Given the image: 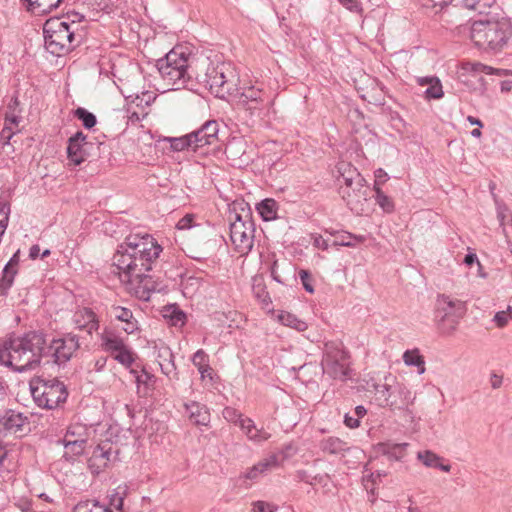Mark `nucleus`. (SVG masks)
Segmentation results:
<instances>
[{
    "mask_svg": "<svg viewBox=\"0 0 512 512\" xmlns=\"http://www.w3.org/2000/svg\"><path fill=\"white\" fill-rule=\"evenodd\" d=\"M162 250L151 235H129L113 255V265L120 279L141 300L147 301L152 292L162 290L159 283L148 274Z\"/></svg>",
    "mask_w": 512,
    "mask_h": 512,
    "instance_id": "f257e3e1",
    "label": "nucleus"
},
{
    "mask_svg": "<svg viewBox=\"0 0 512 512\" xmlns=\"http://www.w3.org/2000/svg\"><path fill=\"white\" fill-rule=\"evenodd\" d=\"M10 215V204L0 201V236H2L8 226Z\"/></svg>",
    "mask_w": 512,
    "mask_h": 512,
    "instance_id": "8fccbe9b",
    "label": "nucleus"
},
{
    "mask_svg": "<svg viewBox=\"0 0 512 512\" xmlns=\"http://www.w3.org/2000/svg\"><path fill=\"white\" fill-rule=\"evenodd\" d=\"M17 274V268L4 266L2 271V277L0 279V294L2 296L7 295L8 290L11 288L14 282V277Z\"/></svg>",
    "mask_w": 512,
    "mask_h": 512,
    "instance_id": "a19ab883",
    "label": "nucleus"
},
{
    "mask_svg": "<svg viewBox=\"0 0 512 512\" xmlns=\"http://www.w3.org/2000/svg\"><path fill=\"white\" fill-rule=\"evenodd\" d=\"M403 361L408 366H416L419 369V373L425 371V361L422 355H420L417 349L407 350L403 354Z\"/></svg>",
    "mask_w": 512,
    "mask_h": 512,
    "instance_id": "ea45409f",
    "label": "nucleus"
},
{
    "mask_svg": "<svg viewBox=\"0 0 512 512\" xmlns=\"http://www.w3.org/2000/svg\"><path fill=\"white\" fill-rule=\"evenodd\" d=\"M88 145H91V143L87 142V136L82 131H78L71 136L67 146V157L69 161L75 166L84 162L89 156L87 152Z\"/></svg>",
    "mask_w": 512,
    "mask_h": 512,
    "instance_id": "dca6fc26",
    "label": "nucleus"
},
{
    "mask_svg": "<svg viewBox=\"0 0 512 512\" xmlns=\"http://www.w3.org/2000/svg\"><path fill=\"white\" fill-rule=\"evenodd\" d=\"M64 445L65 452L64 457L66 459H74V457L80 456L84 453L87 441L82 440H63L61 441Z\"/></svg>",
    "mask_w": 512,
    "mask_h": 512,
    "instance_id": "c9c22d12",
    "label": "nucleus"
},
{
    "mask_svg": "<svg viewBox=\"0 0 512 512\" xmlns=\"http://www.w3.org/2000/svg\"><path fill=\"white\" fill-rule=\"evenodd\" d=\"M375 400L380 407H390L392 409H402L407 403L402 401L398 403L396 400H391V387L388 384H374Z\"/></svg>",
    "mask_w": 512,
    "mask_h": 512,
    "instance_id": "5701e85b",
    "label": "nucleus"
},
{
    "mask_svg": "<svg viewBox=\"0 0 512 512\" xmlns=\"http://www.w3.org/2000/svg\"><path fill=\"white\" fill-rule=\"evenodd\" d=\"M296 477L299 481L310 484L312 482V474L307 470H298Z\"/></svg>",
    "mask_w": 512,
    "mask_h": 512,
    "instance_id": "338daca9",
    "label": "nucleus"
},
{
    "mask_svg": "<svg viewBox=\"0 0 512 512\" xmlns=\"http://www.w3.org/2000/svg\"><path fill=\"white\" fill-rule=\"evenodd\" d=\"M80 348L79 336L74 333H65L59 338H54L46 344L45 358L58 366L65 365L72 359Z\"/></svg>",
    "mask_w": 512,
    "mask_h": 512,
    "instance_id": "ddd939ff",
    "label": "nucleus"
},
{
    "mask_svg": "<svg viewBox=\"0 0 512 512\" xmlns=\"http://www.w3.org/2000/svg\"><path fill=\"white\" fill-rule=\"evenodd\" d=\"M358 184L349 185V182L340 185V194L351 211L360 214L363 211V205L367 202L370 188L366 184V180L360 178Z\"/></svg>",
    "mask_w": 512,
    "mask_h": 512,
    "instance_id": "4468645a",
    "label": "nucleus"
},
{
    "mask_svg": "<svg viewBox=\"0 0 512 512\" xmlns=\"http://www.w3.org/2000/svg\"><path fill=\"white\" fill-rule=\"evenodd\" d=\"M334 245L345 247H356L365 241V236L355 235L346 231L335 233Z\"/></svg>",
    "mask_w": 512,
    "mask_h": 512,
    "instance_id": "f704fd0d",
    "label": "nucleus"
},
{
    "mask_svg": "<svg viewBox=\"0 0 512 512\" xmlns=\"http://www.w3.org/2000/svg\"><path fill=\"white\" fill-rule=\"evenodd\" d=\"M46 335L29 331L11 336L0 345V364L17 372L35 369L45 357Z\"/></svg>",
    "mask_w": 512,
    "mask_h": 512,
    "instance_id": "7ed1b4c3",
    "label": "nucleus"
},
{
    "mask_svg": "<svg viewBox=\"0 0 512 512\" xmlns=\"http://www.w3.org/2000/svg\"><path fill=\"white\" fill-rule=\"evenodd\" d=\"M329 482V475L327 473L312 474V482L310 485L327 486Z\"/></svg>",
    "mask_w": 512,
    "mask_h": 512,
    "instance_id": "052dcab7",
    "label": "nucleus"
},
{
    "mask_svg": "<svg viewBox=\"0 0 512 512\" xmlns=\"http://www.w3.org/2000/svg\"><path fill=\"white\" fill-rule=\"evenodd\" d=\"M159 357L163 359L162 361L159 362L162 373L171 380H177L178 372L174 362L173 353L170 350H168L165 351L163 354H159Z\"/></svg>",
    "mask_w": 512,
    "mask_h": 512,
    "instance_id": "2f4dec72",
    "label": "nucleus"
},
{
    "mask_svg": "<svg viewBox=\"0 0 512 512\" xmlns=\"http://www.w3.org/2000/svg\"><path fill=\"white\" fill-rule=\"evenodd\" d=\"M111 316L121 322H129L132 319L133 313L130 309L121 306L113 305L110 310Z\"/></svg>",
    "mask_w": 512,
    "mask_h": 512,
    "instance_id": "09e8293b",
    "label": "nucleus"
},
{
    "mask_svg": "<svg viewBox=\"0 0 512 512\" xmlns=\"http://www.w3.org/2000/svg\"><path fill=\"white\" fill-rule=\"evenodd\" d=\"M280 322L288 327H291L299 332L307 329V323L298 319L294 314L289 312H282L279 315Z\"/></svg>",
    "mask_w": 512,
    "mask_h": 512,
    "instance_id": "79ce46f5",
    "label": "nucleus"
},
{
    "mask_svg": "<svg viewBox=\"0 0 512 512\" xmlns=\"http://www.w3.org/2000/svg\"><path fill=\"white\" fill-rule=\"evenodd\" d=\"M426 98L440 99L443 97L442 85L439 79H435L425 91Z\"/></svg>",
    "mask_w": 512,
    "mask_h": 512,
    "instance_id": "3c124183",
    "label": "nucleus"
},
{
    "mask_svg": "<svg viewBox=\"0 0 512 512\" xmlns=\"http://www.w3.org/2000/svg\"><path fill=\"white\" fill-rule=\"evenodd\" d=\"M436 319L442 334H452L465 314V305L461 300L452 299L447 295H439L436 303Z\"/></svg>",
    "mask_w": 512,
    "mask_h": 512,
    "instance_id": "f8f14e48",
    "label": "nucleus"
},
{
    "mask_svg": "<svg viewBox=\"0 0 512 512\" xmlns=\"http://www.w3.org/2000/svg\"><path fill=\"white\" fill-rule=\"evenodd\" d=\"M452 0H420L423 8L431 9L435 13L440 12L444 7L448 6Z\"/></svg>",
    "mask_w": 512,
    "mask_h": 512,
    "instance_id": "603ef678",
    "label": "nucleus"
},
{
    "mask_svg": "<svg viewBox=\"0 0 512 512\" xmlns=\"http://www.w3.org/2000/svg\"><path fill=\"white\" fill-rule=\"evenodd\" d=\"M209 66V59H197L186 53L183 47H175L156 62V68L167 85L185 86L191 80H197L199 68Z\"/></svg>",
    "mask_w": 512,
    "mask_h": 512,
    "instance_id": "20e7f679",
    "label": "nucleus"
},
{
    "mask_svg": "<svg viewBox=\"0 0 512 512\" xmlns=\"http://www.w3.org/2000/svg\"><path fill=\"white\" fill-rule=\"evenodd\" d=\"M30 390L37 406L49 410L65 403L68 397L67 387L57 378H37L30 383Z\"/></svg>",
    "mask_w": 512,
    "mask_h": 512,
    "instance_id": "9d476101",
    "label": "nucleus"
},
{
    "mask_svg": "<svg viewBox=\"0 0 512 512\" xmlns=\"http://www.w3.org/2000/svg\"><path fill=\"white\" fill-rule=\"evenodd\" d=\"M112 356L114 360H116L118 363L125 366L126 368L131 367V365L135 361V354L127 345L123 346L121 350L116 351L114 354H112Z\"/></svg>",
    "mask_w": 512,
    "mask_h": 512,
    "instance_id": "a18cd8bd",
    "label": "nucleus"
},
{
    "mask_svg": "<svg viewBox=\"0 0 512 512\" xmlns=\"http://www.w3.org/2000/svg\"><path fill=\"white\" fill-rule=\"evenodd\" d=\"M408 443L383 442L377 445L378 452L389 460L401 461L407 454Z\"/></svg>",
    "mask_w": 512,
    "mask_h": 512,
    "instance_id": "393cba45",
    "label": "nucleus"
},
{
    "mask_svg": "<svg viewBox=\"0 0 512 512\" xmlns=\"http://www.w3.org/2000/svg\"><path fill=\"white\" fill-rule=\"evenodd\" d=\"M162 316L169 324L175 327H182L186 323V313L177 304H168L162 309Z\"/></svg>",
    "mask_w": 512,
    "mask_h": 512,
    "instance_id": "c756f323",
    "label": "nucleus"
},
{
    "mask_svg": "<svg viewBox=\"0 0 512 512\" xmlns=\"http://www.w3.org/2000/svg\"><path fill=\"white\" fill-rule=\"evenodd\" d=\"M278 205L274 199L267 198L257 204V211L264 221H270L277 218Z\"/></svg>",
    "mask_w": 512,
    "mask_h": 512,
    "instance_id": "473e14b6",
    "label": "nucleus"
},
{
    "mask_svg": "<svg viewBox=\"0 0 512 512\" xmlns=\"http://www.w3.org/2000/svg\"><path fill=\"white\" fill-rule=\"evenodd\" d=\"M43 34L47 51L56 56L68 53L81 43V36L60 18L48 19L44 23Z\"/></svg>",
    "mask_w": 512,
    "mask_h": 512,
    "instance_id": "6e6552de",
    "label": "nucleus"
},
{
    "mask_svg": "<svg viewBox=\"0 0 512 512\" xmlns=\"http://www.w3.org/2000/svg\"><path fill=\"white\" fill-rule=\"evenodd\" d=\"M46 335L29 331L11 336L0 345V364L17 372L35 369L45 357Z\"/></svg>",
    "mask_w": 512,
    "mask_h": 512,
    "instance_id": "f03ea898",
    "label": "nucleus"
},
{
    "mask_svg": "<svg viewBox=\"0 0 512 512\" xmlns=\"http://www.w3.org/2000/svg\"><path fill=\"white\" fill-rule=\"evenodd\" d=\"M21 113L22 107L16 93L7 105V111L5 114V128L12 130V126L18 127L22 120Z\"/></svg>",
    "mask_w": 512,
    "mask_h": 512,
    "instance_id": "bb28decb",
    "label": "nucleus"
},
{
    "mask_svg": "<svg viewBox=\"0 0 512 512\" xmlns=\"http://www.w3.org/2000/svg\"><path fill=\"white\" fill-rule=\"evenodd\" d=\"M8 399V385L0 378V410L5 407Z\"/></svg>",
    "mask_w": 512,
    "mask_h": 512,
    "instance_id": "bf43d9fd",
    "label": "nucleus"
},
{
    "mask_svg": "<svg viewBox=\"0 0 512 512\" xmlns=\"http://www.w3.org/2000/svg\"><path fill=\"white\" fill-rule=\"evenodd\" d=\"M130 373L135 376L136 383L138 385L143 384L145 386H149L152 382H155L154 375L148 373L146 370H142L141 374H138L137 370L131 369Z\"/></svg>",
    "mask_w": 512,
    "mask_h": 512,
    "instance_id": "6e6d98bb",
    "label": "nucleus"
},
{
    "mask_svg": "<svg viewBox=\"0 0 512 512\" xmlns=\"http://www.w3.org/2000/svg\"><path fill=\"white\" fill-rule=\"evenodd\" d=\"M196 81L208 86L216 97L228 99L237 92L239 75L230 64L220 63L212 67L199 68Z\"/></svg>",
    "mask_w": 512,
    "mask_h": 512,
    "instance_id": "0eeeda50",
    "label": "nucleus"
},
{
    "mask_svg": "<svg viewBox=\"0 0 512 512\" xmlns=\"http://www.w3.org/2000/svg\"><path fill=\"white\" fill-rule=\"evenodd\" d=\"M73 323L76 328L86 331L89 335L98 331L100 320L97 314L89 307L79 308L73 315Z\"/></svg>",
    "mask_w": 512,
    "mask_h": 512,
    "instance_id": "f3484780",
    "label": "nucleus"
},
{
    "mask_svg": "<svg viewBox=\"0 0 512 512\" xmlns=\"http://www.w3.org/2000/svg\"><path fill=\"white\" fill-rule=\"evenodd\" d=\"M499 15H492L474 21L471 27V40L480 49L498 53L512 37V23Z\"/></svg>",
    "mask_w": 512,
    "mask_h": 512,
    "instance_id": "39448f33",
    "label": "nucleus"
},
{
    "mask_svg": "<svg viewBox=\"0 0 512 512\" xmlns=\"http://www.w3.org/2000/svg\"><path fill=\"white\" fill-rule=\"evenodd\" d=\"M219 123L216 120L206 121L199 129L190 133L196 151L206 145L218 141Z\"/></svg>",
    "mask_w": 512,
    "mask_h": 512,
    "instance_id": "2eb2a0df",
    "label": "nucleus"
},
{
    "mask_svg": "<svg viewBox=\"0 0 512 512\" xmlns=\"http://www.w3.org/2000/svg\"><path fill=\"white\" fill-rule=\"evenodd\" d=\"M100 345L103 351L114 354L125 346L123 339L118 336L113 330L105 328L99 335Z\"/></svg>",
    "mask_w": 512,
    "mask_h": 512,
    "instance_id": "b1692460",
    "label": "nucleus"
},
{
    "mask_svg": "<svg viewBox=\"0 0 512 512\" xmlns=\"http://www.w3.org/2000/svg\"><path fill=\"white\" fill-rule=\"evenodd\" d=\"M463 4L467 9L483 15L484 18L499 15L500 11L496 0H463Z\"/></svg>",
    "mask_w": 512,
    "mask_h": 512,
    "instance_id": "4be33fe9",
    "label": "nucleus"
},
{
    "mask_svg": "<svg viewBox=\"0 0 512 512\" xmlns=\"http://www.w3.org/2000/svg\"><path fill=\"white\" fill-rule=\"evenodd\" d=\"M73 512H112L111 509L105 505L100 504L97 500H85L79 502Z\"/></svg>",
    "mask_w": 512,
    "mask_h": 512,
    "instance_id": "4c0bfd02",
    "label": "nucleus"
},
{
    "mask_svg": "<svg viewBox=\"0 0 512 512\" xmlns=\"http://www.w3.org/2000/svg\"><path fill=\"white\" fill-rule=\"evenodd\" d=\"M185 414L189 421L197 426H207L210 422L209 409L196 401L184 403Z\"/></svg>",
    "mask_w": 512,
    "mask_h": 512,
    "instance_id": "412c9836",
    "label": "nucleus"
},
{
    "mask_svg": "<svg viewBox=\"0 0 512 512\" xmlns=\"http://www.w3.org/2000/svg\"><path fill=\"white\" fill-rule=\"evenodd\" d=\"M512 319V308L508 306L506 311H498L493 318L496 326L499 328L505 327L509 320Z\"/></svg>",
    "mask_w": 512,
    "mask_h": 512,
    "instance_id": "864d4df0",
    "label": "nucleus"
},
{
    "mask_svg": "<svg viewBox=\"0 0 512 512\" xmlns=\"http://www.w3.org/2000/svg\"><path fill=\"white\" fill-rule=\"evenodd\" d=\"M166 140L168 142H170V147L173 151H177V152L184 151V150H192L194 152L196 151L193 141H192V138H190V133L186 134L184 136H181V137H177V138L169 137V138H166Z\"/></svg>",
    "mask_w": 512,
    "mask_h": 512,
    "instance_id": "58836bf2",
    "label": "nucleus"
},
{
    "mask_svg": "<svg viewBox=\"0 0 512 512\" xmlns=\"http://www.w3.org/2000/svg\"><path fill=\"white\" fill-rule=\"evenodd\" d=\"M222 415L225 420L239 425L240 428H241L242 421L246 420V417H243L241 412H239L237 409L232 408V407H225L223 409Z\"/></svg>",
    "mask_w": 512,
    "mask_h": 512,
    "instance_id": "de8ad7c7",
    "label": "nucleus"
},
{
    "mask_svg": "<svg viewBox=\"0 0 512 512\" xmlns=\"http://www.w3.org/2000/svg\"><path fill=\"white\" fill-rule=\"evenodd\" d=\"M277 466L278 457L276 455H270L248 468L242 475H240V478L254 482Z\"/></svg>",
    "mask_w": 512,
    "mask_h": 512,
    "instance_id": "aec40b11",
    "label": "nucleus"
},
{
    "mask_svg": "<svg viewBox=\"0 0 512 512\" xmlns=\"http://www.w3.org/2000/svg\"><path fill=\"white\" fill-rule=\"evenodd\" d=\"M299 277L305 291L311 294L314 293L313 278L311 273L308 270L302 269L299 271Z\"/></svg>",
    "mask_w": 512,
    "mask_h": 512,
    "instance_id": "4d7b16f0",
    "label": "nucleus"
},
{
    "mask_svg": "<svg viewBox=\"0 0 512 512\" xmlns=\"http://www.w3.org/2000/svg\"><path fill=\"white\" fill-rule=\"evenodd\" d=\"M313 245L323 251L328 250L329 247L327 240L324 239L321 235H316L313 237Z\"/></svg>",
    "mask_w": 512,
    "mask_h": 512,
    "instance_id": "69168bd1",
    "label": "nucleus"
},
{
    "mask_svg": "<svg viewBox=\"0 0 512 512\" xmlns=\"http://www.w3.org/2000/svg\"><path fill=\"white\" fill-rule=\"evenodd\" d=\"M417 459L429 468H437L444 472H450L451 470L450 464H444L443 458L430 450L419 451Z\"/></svg>",
    "mask_w": 512,
    "mask_h": 512,
    "instance_id": "c85d7f7f",
    "label": "nucleus"
},
{
    "mask_svg": "<svg viewBox=\"0 0 512 512\" xmlns=\"http://www.w3.org/2000/svg\"><path fill=\"white\" fill-rule=\"evenodd\" d=\"M242 213H234L230 217V239L235 250L242 254H248L253 248L255 225L252 221L250 209L242 208Z\"/></svg>",
    "mask_w": 512,
    "mask_h": 512,
    "instance_id": "9b49d317",
    "label": "nucleus"
},
{
    "mask_svg": "<svg viewBox=\"0 0 512 512\" xmlns=\"http://www.w3.org/2000/svg\"><path fill=\"white\" fill-rule=\"evenodd\" d=\"M344 424L351 428V429H354V428H357L359 427L360 425V419H358L354 414L353 415H350V414H346L344 416Z\"/></svg>",
    "mask_w": 512,
    "mask_h": 512,
    "instance_id": "e2e57ef3",
    "label": "nucleus"
},
{
    "mask_svg": "<svg viewBox=\"0 0 512 512\" xmlns=\"http://www.w3.org/2000/svg\"><path fill=\"white\" fill-rule=\"evenodd\" d=\"M252 292L254 296L263 304H269L271 302L266 285L262 278H254L252 284Z\"/></svg>",
    "mask_w": 512,
    "mask_h": 512,
    "instance_id": "c03bdc74",
    "label": "nucleus"
},
{
    "mask_svg": "<svg viewBox=\"0 0 512 512\" xmlns=\"http://www.w3.org/2000/svg\"><path fill=\"white\" fill-rule=\"evenodd\" d=\"M193 216L190 215V214H187L185 215L183 218H181L176 227L179 229V230H184V229H189L192 227V222H193Z\"/></svg>",
    "mask_w": 512,
    "mask_h": 512,
    "instance_id": "680f3d73",
    "label": "nucleus"
},
{
    "mask_svg": "<svg viewBox=\"0 0 512 512\" xmlns=\"http://www.w3.org/2000/svg\"><path fill=\"white\" fill-rule=\"evenodd\" d=\"M321 366L323 373L334 380L344 382L351 377L350 353L341 342L325 343Z\"/></svg>",
    "mask_w": 512,
    "mask_h": 512,
    "instance_id": "1a4fd4ad",
    "label": "nucleus"
},
{
    "mask_svg": "<svg viewBox=\"0 0 512 512\" xmlns=\"http://www.w3.org/2000/svg\"><path fill=\"white\" fill-rule=\"evenodd\" d=\"M339 3L351 13L363 16L364 9L359 0H338Z\"/></svg>",
    "mask_w": 512,
    "mask_h": 512,
    "instance_id": "5fc2aeb1",
    "label": "nucleus"
},
{
    "mask_svg": "<svg viewBox=\"0 0 512 512\" xmlns=\"http://www.w3.org/2000/svg\"><path fill=\"white\" fill-rule=\"evenodd\" d=\"M241 430L246 434L250 441L254 443H262L267 441L271 434L264 428H258L251 418L246 417L241 423Z\"/></svg>",
    "mask_w": 512,
    "mask_h": 512,
    "instance_id": "a878e982",
    "label": "nucleus"
},
{
    "mask_svg": "<svg viewBox=\"0 0 512 512\" xmlns=\"http://www.w3.org/2000/svg\"><path fill=\"white\" fill-rule=\"evenodd\" d=\"M319 448L323 453L337 455L350 449L348 443L338 437L329 436L319 442Z\"/></svg>",
    "mask_w": 512,
    "mask_h": 512,
    "instance_id": "cd10ccee",
    "label": "nucleus"
},
{
    "mask_svg": "<svg viewBox=\"0 0 512 512\" xmlns=\"http://www.w3.org/2000/svg\"><path fill=\"white\" fill-rule=\"evenodd\" d=\"M509 212V209L506 205H498L497 206V218L500 221V225L504 227L505 225V219L507 217V213Z\"/></svg>",
    "mask_w": 512,
    "mask_h": 512,
    "instance_id": "0e129e2a",
    "label": "nucleus"
},
{
    "mask_svg": "<svg viewBox=\"0 0 512 512\" xmlns=\"http://www.w3.org/2000/svg\"><path fill=\"white\" fill-rule=\"evenodd\" d=\"M112 443L109 441L98 444L88 459V466L94 473H100L111 461Z\"/></svg>",
    "mask_w": 512,
    "mask_h": 512,
    "instance_id": "a211bd4d",
    "label": "nucleus"
},
{
    "mask_svg": "<svg viewBox=\"0 0 512 512\" xmlns=\"http://www.w3.org/2000/svg\"><path fill=\"white\" fill-rule=\"evenodd\" d=\"M231 98L235 100L237 108L252 125L256 121L262 120L273 104V100L264 89L263 83L258 81L238 88Z\"/></svg>",
    "mask_w": 512,
    "mask_h": 512,
    "instance_id": "423d86ee",
    "label": "nucleus"
},
{
    "mask_svg": "<svg viewBox=\"0 0 512 512\" xmlns=\"http://www.w3.org/2000/svg\"><path fill=\"white\" fill-rule=\"evenodd\" d=\"M30 424L27 416L14 410H7L0 418V425L6 433L23 435L25 426Z\"/></svg>",
    "mask_w": 512,
    "mask_h": 512,
    "instance_id": "6ab92c4d",
    "label": "nucleus"
},
{
    "mask_svg": "<svg viewBox=\"0 0 512 512\" xmlns=\"http://www.w3.org/2000/svg\"><path fill=\"white\" fill-rule=\"evenodd\" d=\"M74 116L82 122V125L86 129L93 128L97 123L96 116L82 107H79L74 111Z\"/></svg>",
    "mask_w": 512,
    "mask_h": 512,
    "instance_id": "49530a36",
    "label": "nucleus"
},
{
    "mask_svg": "<svg viewBox=\"0 0 512 512\" xmlns=\"http://www.w3.org/2000/svg\"><path fill=\"white\" fill-rule=\"evenodd\" d=\"M192 362L198 369H202L205 365L209 364V358L204 350L199 349L194 353Z\"/></svg>",
    "mask_w": 512,
    "mask_h": 512,
    "instance_id": "13d9d810",
    "label": "nucleus"
},
{
    "mask_svg": "<svg viewBox=\"0 0 512 512\" xmlns=\"http://www.w3.org/2000/svg\"><path fill=\"white\" fill-rule=\"evenodd\" d=\"M338 171L342 179L340 180L342 184H345L347 182H349V185H351V183L358 184L357 181H359L360 178H363V176L358 172V170L355 167H353L350 163H340L338 165Z\"/></svg>",
    "mask_w": 512,
    "mask_h": 512,
    "instance_id": "72a5a7b5",
    "label": "nucleus"
},
{
    "mask_svg": "<svg viewBox=\"0 0 512 512\" xmlns=\"http://www.w3.org/2000/svg\"><path fill=\"white\" fill-rule=\"evenodd\" d=\"M375 202L381 207L385 213H392L395 210L392 198L387 196L378 186H374Z\"/></svg>",
    "mask_w": 512,
    "mask_h": 512,
    "instance_id": "37998d69",
    "label": "nucleus"
},
{
    "mask_svg": "<svg viewBox=\"0 0 512 512\" xmlns=\"http://www.w3.org/2000/svg\"><path fill=\"white\" fill-rule=\"evenodd\" d=\"M29 11L41 15L48 14L59 7L63 0H22Z\"/></svg>",
    "mask_w": 512,
    "mask_h": 512,
    "instance_id": "7c9ffc66",
    "label": "nucleus"
},
{
    "mask_svg": "<svg viewBox=\"0 0 512 512\" xmlns=\"http://www.w3.org/2000/svg\"><path fill=\"white\" fill-rule=\"evenodd\" d=\"M125 323V326L123 327V330L127 333V334H131L133 333L135 330L138 329L137 327V321L136 319L134 318V316H132V319H129V322H124Z\"/></svg>",
    "mask_w": 512,
    "mask_h": 512,
    "instance_id": "774afa93",
    "label": "nucleus"
},
{
    "mask_svg": "<svg viewBox=\"0 0 512 512\" xmlns=\"http://www.w3.org/2000/svg\"><path fill=\"white\" fill-rule=\"evenodd\" d=\"M89 429L81 423L71 424L64 435L63 440H82L88 441Z\"/></svg>",
    "mask_w": 512,
    "mask_h": 512,
    "instance_id": "e433bc0d",
    "label": "nucleus"
}]
</instances>
